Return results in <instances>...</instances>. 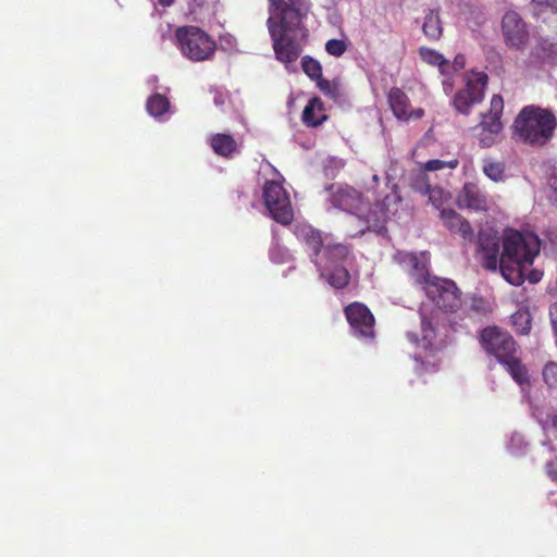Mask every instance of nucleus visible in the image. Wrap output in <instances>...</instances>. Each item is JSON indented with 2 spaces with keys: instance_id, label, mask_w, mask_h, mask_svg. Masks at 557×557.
Returning a JSON list of instances; mask_svg holds the SVG:
<instances>
[{
  "instance_id": "obj_1",
  "label": "nucleus",
  "mask_w": 557,
  "mask_h": 557,
  "mask_svg": "<svg viewBox=\"0 0 557 557\" xmlns=\"http://www.w3.org/2000/svg\"><path fill=\"white\" fill-rule=\"evenodd\" d=\"M499 271L511 285L520 286L524 282V272L533 265L541 250V240L532 232L507 230L502 240Z\"/></svg>"
},
{
  "instance_id": "obj_2",
  "label": "nucleus",
  "mask_w": 557,
  "mask_h": 557,
  "mask_svg": "<svg viewBox=\"0 0 557 557\" xmlns=\"http://www.w3.org/2000/svg\"><path fill=\"white\" fill-rule=\"evenodd\" d=\"M480 344L520 387L530 385L529 369L521 359L520 346L509 332L498 326H487L480 333Z\"/></svg>"
},
{
  "instance_id": "obj_3",
  "label": "nucleus",
  "mask_w": 557,
  "mask_h": 557,
  "mask_svg": "<svg viewBox=\"0 0 557 557\" xmlns=\"http://www.w3.org/2000/svg\"><path fill=\"white\" fill-rule=\"evenodd\" d=\"M557 126L556 116L547 109L527 106L521 109L512 124V137L516 141L531 146L545 145Z\"/></svg>"
},
{
  "instance_id": "obj_4",
  "label": "nucleus",
  "mask_w": 557,
  "mask_h": 557,
  "mask_svg": "<svg viewBox=\"0 0 557 557\" xmlns=\"http://www.w3.org/2000/svg\"><path fill=\"white\" fill-rule=\"evenodd\" d=\"M174 38L181 53L193 62L210 60L216 50L212 37L198 26H180L175 29Z\"/></svg>"
},
{
  "instance_id": "obj_5",
  "label": "nucleus",
  "mask_w": 557,
  "mask_h": 557,
  "mask_svg": "<svg viewBox=\"0 0 557 557\" xmlns=\"http://www.w3.org/2000/svg\"><path fill=\"white\" fill-rule=\"evenodd\" d=\"M267 26L276 59L283 63L295 62L302 51L297 38L307 37L308 29L306 26L301 24L298 28H286L283 23L276 22L274 17L267 20Z\"/></svg>"
},
{
  "instance_id": "obj_6",
  "label": "nucleus",
  "mask_w": 557,
  "mask_h": 557,
  "mask_svg": "<svg viewBox=\"0 0 557 557\" xmlns=\"http://www.w3.org/2000/svg\"><path fill=\"white\" fill-rule=\"evenodd\" d=\"M504 111V99L500 95H494L490 101V109L481 114V121L476 128L479 145L482 148H491L496 145L504 128L502 115Z\"/></svg>"
},
{
  "instance_id": "obj_7",
  "label": "nucleus",
  "mask_w": 557,
  "mask_h": 557,
  "mask_svg": "<svg viewBox=\"0 0 557 557\" xmlns=\"http://www.w3.org/2000/svg\"><path fill=\"white\" fill-rule=\"evenodd\" d=\"M423 292L431 302L444 312H456L461 306V292L449 278L433 276Z\"/></svg>"
},
{
  "instance_id": "obj_8",
  "label": "nucleus",
  "mask_w": 557,
  "mask_h": 557,
  "mask_svg": "<svg viewBox=\"0 0 557 557\" xmlns=\"http://www.w3.org/2000/svg\"><path fill=\"white\" fill-rule=\"evenodd\" d=\"M263 199L274 221L288 225L294 219V210L285 188L275 181H268L263 187Z\"/></svg>"
},
{
  "instance_id": "obj_9",
  "label": "nucleus",
  "mask_w": 557,
  "mask_h": 557,
  "mask_svg": "<svg viewBox=\"0 0 557 557\" xmlns=\"http://www.w3.org/2000/svg\"><path fill=\"white\" fill-rule=\"evenodd\" d=\"M270 17L286 28H298L311 10L310 0H269Z\"/></svg>"
},
{
  "instance_id": "obj_10",
  "label": "nucleus",
  "mask_w": 557,
  "mask_h": 557,
  "mask_svg": "<svg viewBox=\"0 0 557 557\" xmlns=\"http://www.w3.org/2000/svg\"><path fill=\"white\" fill-rule=\"evenodd\" d=\"M344 314L355 337L366 341L375 337V318L364 304L354 301L347 305Z\"/></svg>"
},
{
  "instance_id": "obj_11",
  "label": "nucleus",
  "mask_w": 557,
  "mask_h": 557,
  "mask_svg": "<svg viewBox=\"0 0 557 557\" xmlns=\"http://www.w3.org/2000/svg\"><path fill=\"white\" fill-rule=\"evenodd\" d=\"M488 76L484 72H478L467 79L463 89L459 90L454 99L455 109L462 114H469L473 104L482 102L487 86Z\"/></svg>"
},
{
  "instance_id": "obj_12",
  "label": "nucleus",
  "mask_w": 557,
  "mask_h": 557,
  "mask_svg": "<svg viewBox=\"0 0 557 557\" xmlns=\"http://www.w3.org/2000/svg\"><path fill=\"white\" fill-rule=\"evenodd\" d=\"M502 34L506 46L516 50H522L529 41L527 23L515 11L504 14L502 18Z\"/></svg>"
},
{
  "instance_id": "obj_13",
  "label": "nucleus",
  "mask_w": 557,
  "mask_h": 557,
  "mask_svg": "<svg viewBox=\"0 0 557 557\" xmlns=\"http://www.w3.org/2000/svg\"><path fill=\"white\" fill-rule=\"evenodd\" d=\"M331 202L334 207L356 215H361L366 208L363 195L348 185L336 186L331 194Z\"/></svg>"
},
{
  "instance_id": "obj_14",
  "label": "nucleus",
  "mask_w": 557,
  "mask_h": 557,
  "mask_svg": "<svg viewBox=\"0 0 557 557\" xmlns=\"http://www.w3.org/2000/svg\"><path fill=\"white\" fill-rule=\"evenodd\" d=\"M294 235L310 255V260L320 267V255L324 247L325 239L320 230L308 223H297L294 226Z\"/></svg>"
},
{
  "instance_id": "obj_15",
  "label": "nucleus",
  "mask_w": 557,
  "mask_h": 557,
  "mask_svg": "<svg viewBox=\"0 0 557 557\" xmlns=\"http://www.w3.org/2000/svg\"><path fill=\"white\" fill-rule=\"evenodd\" d=\"M400 263L408 272L410 278L421 289L433 280L434 275L429 272V262L426 252L413 253L405 252L400 255Z\"/></svg>"
},
{
  "instance_id": "obj_16",
  "label": "nucleus",
  "mask_w": 557,
  "mask_h": 557,
  "mask_svg": "<svg viewBox=\"0 0 557 557\" xmlns=\"http://www.w3.org/2000/svg\"><path fill=\"white\" fill-rule=\"evenodd\" d=\"M499 236L491 231H481L479 233V251L482 255V265L486 270L496 271L499 268Z\"/></svg>"
},
{
  "instance_id": "obj_17",
  "label": "nucleus",
  "mask_w": 557,
  "mask_h": 557,
  "mask_svg": "<svg viewBox=\"0 0 557 557\" xmlns=\"http://www.w3.org/2000/svg\"><path fill=\"white\" fill-rule=\"evenodd\" d=\"M436 315H426L423 311L421 312V337L416 333H407V337L410 342L418 345V347L433 355L438 349L437 346V331H436Z\"/></svg>"
},
{
  "instance_id": "obj_18",
  "label": "nucleus",
  "mask_w": 557,
  "mask_h": 557,
  "mask_svg": "<svg viewBox=\"0 0 557 557\" xmlns=\"http://www.w3.org/2000/svg\"><path fill=\"white\" fill-rule=\"evenodd\" d=\"M457 205L460 209L486 211L488 196L476 183L468 182L457 196Z\"/></svg>"
},
{
  "instance_id": "obj_19",
  "label": "nucleus",
  "mask_w": 557,
  "mask_h": 557,
  "mask_svg": "<svg viewBox=\"0 0 557 557\" xmlns=\"http://www.w3.org/2000/svg\"><path fill=\"white\" fill-rule=\"evenodd\" d=\"M440 215L444 225L450 233L459 235L465 240H473L474 232L472 226L469 221L457 211L454 209H443Z\"/></svg>"
},
{
  "instance_id": "obj_20",
  "label": "nucleus",
  "mask_w": 557,
  "mask_h": 557,
  "mask_svg": "<svg viewBox=\"0 0 557 557\" xmlns=\"http://www.w3.org/2000/svg\"><path fill=\"white\" fill-rule=\"evenodd\" d=\"M327 120V115L324 113V103L318 97H313L306 104L301 121L308 127H317Z\"/></svg>"
},
{
  "instance_id": "obj_21",
  "label": "nucleus",
  "mask_w": 557,
  "mask_h": 557,
  "mask_svg": "<svg viewBox=\"0 0 557 557\" xmlns=\"http://www.w3.org/2000/svg\"><path fill=\"white\" fill-rule=\"evenodd\" d=\"M387 98L389 107L397 119L409 120L411 117L409 98L400 88L393 87Z\"/></svg>"
},
{
  "instance_id": "obj_22",
  "label": "nucleus",
  "mask_w": 557,
  "mask_h": 557,
  "mask_svg": "<svg viewBox=\"0 0 557 557\" xmlns=\"http://www.w3.org/2000/svg\"><path fill=\"white\" fill-rule=\"evenodd\" d=\"M209 145L215 154L230 159L237 151V141L231 134L216 133L209 138Z\"/></svg>"
},
{
  "instance_id": "obj_23",
  "label": "nucleus",
  "mask_w": 557,
  "mask_h": 557,
  "mask_svg": "<svg viewBox=\"0 0 557 557\" xmlns=\"http://www.w3.org/2000/svg\"><path fill=\"white\" fill-rule=\"evenodd\" d=\"M419 55L423 62L431 66H436L443 76L450 75V63L449 61L438 51L428 48L420 47Z\"/></svg>"
},
{
  "instance_id": "obj_24",
  "label": "nucleus",
  "mask_w": 557,
  "mask_h": 557,
  "mask_svg": "<svg viewBox=\"0 0 557 557\" xmlns=\"http://www.w3.org/2000/svg\"><path fill=\"white\" fill-rule=\"evenodd\" d=\"M533 53L543 61L557 57V34L540 37L533 48Z\"/></svg>"
},
{
  "instance_id": "obj_25",
  "label": "nucleus",
  "mask_w": 557,
  "mask_h": 557,
  "mask_svg": "<svg viewBox=\"0 0 557 557\" xmlns=\"http://www.w3.org/2000/svg\"><path fill=\"white\" fill-rule=\"evenodd\" d=\"M323 256L330 264L337 265L347 260L350 255L348 246L325 242L322 248Z\"/></svg>"
},
{
  "instance_id": "obj_26",
  "label": "nucleus",
  "mask_w": 557,
  "mask_h": 557,
  "mask_svg": "<svg viewBox=\"0 0 557 557\" xmlns=\"http://www.w3.org/2000/svg\"><path fill=\"white\" fill-rule=\"evenodd\" d=\"M424 35L431 40H438L443 34L442 21L435 11H430L422 26Z\"/></svg>"
},
{
  "instance_id": "obj_27",
  "label": "nucleus",
  "mask_w": 557,
  "mask_h": 557,
  "mask_svg": "<svg viewBox=\"0 0 557 557\" xmlns=\"http://www.w3.org/2000/svg\"><path fill=\"white\" fill-rule=\"evenodd\" d=\"M506 165L502 161H496L492 158L483 160L482 171L493 182L499 183L505 180Z\"/></svg>"
},
{
  "instance_id": "obj_28",
  "label": "nucleus",
  "mask_w": 557,
  "mask_h": 557,
  "mask_svg": "<svg viewBox=\"0 0 557 557\" xmlns=\"http://www.w3.org/2000/svg\"><path fill=\"white\" fill-rule=\"evenodd\" d=\"M146 109L150 115L159 117L169 111L170 101L165 96L154 94L148 98Z\"/></svg>"
},
{
  "instance_id": "obj_29",
  "label": "nucleus",
  "mask_w": 557,
  "mask_h": 557,
  "mask_svg": "<svg viewBox=\"0 0 557 557\" xmlns=\"http://www.w3.org/2000/svg\"><path fill=\"white\" fill-rule=\"evenodd\" d=\"M326 281L334 288L343 289L347 287L350 282V273L345 267L334 265L326 275Z\"/></svg>"
},
{
  "instance_id": "obj_30",
  "label": "nucleus",
  "mask_w": 557,
  "mask_h": 557,
  "mask_svg": "<svg viewBox=\"0 0 557 557\" xmlns=\"http://www.w3.org/2000/svg\"><path fill=\"white\" fill-rule=\"evenodd\" d=\"M511 323L517 334L527 335L531 330V313L528 310H518L511 315Z\"/></svg>"
},
{
  "instance_id": "obj_31",
  "label": "nucleus",
  "mask_w": 557,
  "mask_h": 557,
  "mask_svg": "<svg viewBox=\"0 0 557 557\" xmlns=\"http://www.w3.org/2000/svg\"><path fill=\"white\" fill-rule=\"evenodd\" d=\"M421 181L424 184V188L417 186V191L429 195L430 201L435 208H440L443 203V190L437 187H432L429 183L428 175H421L418 182Z\"/></svg>"
},
{
  "instance_id": "obj_32",
  "label": "nucleus",
  "mask_w": 557,
  "mask_h": 557,
  "mask_svg": "<svg viewBox=\"0 0 557 557\" xmlns=\"http://www.w3.org/2000/svg\"><path fill=\"white\" fill-rule=\"evenodd\" d=\"M301 67H302V71L312 79V81H318V79H321V76H322V66H321V63L309 57V55H306L302 58L301 60Z\"/></svg>"
},
{
  "instance_id": "obj_33",
  "label": "nucleus",
  "mask_w": 557,
  "mask_h": 557,
  "mask_svg": "<svg viewBox=\"0 0 557 557\" xmlns=\"http://www.w3.org/2000/svg\"><path fill=\"white\" fill-rule=\"evenodd\" d=\"M542 375L549 388L557 389V362L548 361L543 368Z\"/></svg>"
},
{
  "instance_id": "obj_34",
  "label": "nucleus",
  "mask_w": 557,
  "mask_h": 557,
  "mask_svg": "<svg viewBox=\"0 0 557 557\" xmlns=\"http://www.w3.org/2000/svg\"><path fill=\"white\" fill-rule=\"evenodd\" d=\"M348 48L346 40L343 39H330L325 44V51L333 57H342Z\"/></svg>"
},
{
  "instance_id": "obj_35",
  "label": "nucleus",
  "mask_w": 557,
  "mask_h": 557,
  "mask_svg": "<svg viewBox=\"0 0 557 557\" xmlns=\"http://www.w3.org/2000/svg\"><path fill=\"white\" fill-rule=\"evenodd\" d=\"M315 83L325 96H329L332 99H336L339 96L338 86L323 78V75L321 76V79L315 81Z\"/></svg>"
},
{
  "instance_id": "obj_36",
  "label": "nucleus",
  "mask_w": 557,
  "mask_h": 557,
  "mask_svg": "<svg viewBox=\"0 0 557 557\" xmlns=\"http://www.w3.org/2000/svg\"><path fill=\"white\" fill-rule=\"evenodd\" d=\"M458 160L455 159V160H451V161H448V162H445V161H442V160H438V159H433V160H429L425 164H424V170L425 171H437V170H442L446 166L450 168V169H455L457 168L458 165Z\"/></svg>"
},
{
  "instance_id": "obj_37",
  "label": "nucleus",
  "mask_w": 557,
  "mask_h": 557,
  "mask_svg": "<svg viewBox=\"0 0 557 557\" xmlns=\"http://www.w3.org/2000/svg\"><path fill=\"white\" fill-rule=\"evenodd\" d=\"M543 272L536 269L527 270L524 272V281L528 280L530 283L535 284L542 280Z\"/></svg>"
},
{
  "instance_id": "obj_38",
  "label": "nucleus",
  "mask_w": 557,
  "mask_h": 557,
  "mask_svg": "<svg viewBox=\"0 0 557 557\" xmlns=\"http://www.w3.org/2000/svg\"><path fill=\"white\" fill-rule=\"evenodd\" d=\"M466 60L462 54H458L455 57L454 62L450 64V70L454 72L460 71L465 67Z\"/></svg>"
},
{
  "instance_id": "obj_39",
  "label": "nucleus",
  "mask_w": 557,
  "mask_h": 557,
  "mask_svg": "<svg viewBox=\"0 0 557 557\" xmlns=\"http://www.w3.org/2000/svg\"><path fill=\"white\" fill-rule=\"evenodd\" d=\"M547 474L557 482V462L549 461L546 463Z\"/></svg>"
},
{
  "instance_id": "obj_40",
  "label": "nucleus",
  "mask_w": 557,
  "mask_h": 557,
  "mask_svg": "<svg viewBox=\"0 0 557 557\" xmlns=\"http://www.w3.org/2000/svg\"><path fill=\"white\" fill-rule=\"evenodd\" d=\"M416 361L417 362H420L421 363V371L424 370V371H435L437 364L436 362H424L421 360L420 357L416 356L414 357Z\"/></svg>"
},
{
  "instance_id": "obj_41",
  "label": "nucleus",
  "mask_w": 557,
  "mask_h": 557,
  "mask_svg": "<svg viewBox=\"0 0 557 557\" xmlns=\"http://www.w3.org/2000/svg\"><path fill=\"white\" fill-rule=\"evenodd\" d=\"M550 187L554 190L556 201H557V169L554 171L550 180H549Z\"/></svg>"
},
{
  "instance_id": "obj_42",
  "label": "nucleus",
  "mask_w": 557,
  "mask_h": 557,
  "mask_svg": "<svg viewBox=\"0 0 557 557\" xmlns=\"http://www.w3.org/2000/svg\"><path fill=\"white\" fill-rule=\"evenodd\" d=\"M421 175H426V174H425L424 172H421V173H419V174L414 177V180H413V182H412V187H413V189H414V190H417V186H418V187H422V188H424V184H423L421 181H419V182H418V180H419V177H420Z\"/></svg>"
},
{
  "instance_id": "obj_43",
  "label": "nucleus",
  "mask_w": 557,
  "mask_h": 557,
  "mask_svg": "<svg viewBox=\"0 0 557 557\" xmlns=\"http://www.w3.org/2000/svg\"><path fill=\"white\" fill-rule=\"evenodd\" d=\"M533 2H536L539 5H544L547 8H550L554 5L555 0H532Z\"/></svg>"
},
{
  "instance_id": "obj_44",
  "label": "nucleus",
  "mask_w": 557,
  "mask_h": 557,
  "mask_svg": "<svg viewBox=\"0 0 557 557\" xmlns=\"http://www.w3.org/2000/svg\"><path fill=\"white\" fill-rule=\"evenodd\" d=\"M443 87L447 94L453 90V83L449 81V78L443 81Z\"/></svg>"
},
{
  "instance_id": "obj_45",
  "label": "nucleus",
  "mask_w": 557,
  "mask_h": 557,
  "mask_svg": "<svg viewBox=\"0 0 557 557\" xmlns=\"http://www.w3.org/2000/svg\"><path fill=\"white\" fill-rule=\"evenodd\" d=\"M174 2L175 0H158V3L163 8L171 7Z\"/></svg>"
},
{
  "instance_id": "obj_46",
  "label": "nucleus",
  "mask_w": 557,
  "mask_h": 557,
  "mask_svg": "<svg viewBox=\"0 0 557 557\" xmlns=\"http://www.w3.org/2000/svg\"><path fill=\"white\" fill-rule=\"evenodd\" d=\"M424 114V111L422 109H418L416 111H411V117L420 119Z\"/></svg>"
},
{
  "instance_id": "obj_47",
  "label": "nucleus",
  "mask_w": 557,
  "mask_h": 557,
  "mask_svg": "<svg viewBox=\"0 0 557 557\" xmlns=\"http://www.w3.org/2000/svg\"><path fill=\"white\" fill-rule=\"evenodd\" d=\"M553 428L557 431V413L552 417Z\"/></svg>"
},
{
  "instance_id": "obj_48",
  "label": "nucleus",
  "mask_w": 557,
  "mask_h": 557,
  "mask_svg": "<svg viewBox=\"0 0 557 557\" xmlns=\"http://www.w3.org/2000/svg\"><path fill=\"white\" fill-rule=\"evenodd\" d=\"M373 180H374L375 182H376V181H379L377 175H374V176H373Z\"/></svg>"
}]
</instances>
